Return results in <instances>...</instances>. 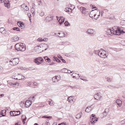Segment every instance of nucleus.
I'll return each mask as SVG.
<instances>
[{
  "mask_svg": "<svg viewBox=\"0 0 125 125\" xmlns=\"http://www.w3.org/2000/svg\"><path fill=\"white\" fill-rule=\"evenodd\" d=\"M15 49L17 51H24L25 50V47L22 43H17L15 45Z\"/></svg>",
  "mask_w": 125,
  "mask_h": 125,
  "instance_id": "1",
  "label": "nucleus"
},
{
  "mask_svg": "<svg viewBox=\"0 0 125 125\" xmlns=\"http://www.w3.org/2000/svg\"><path fill=\"white\" fill-rule=\"evenodd\" d=\"M19 61V58H15L14 59H11V60L10 61V62L11 65H14L18 64Z\"/></svg>",
  "mask_w": 125,
  "mask_h": 125,
  "instance_id": "2",
  "label": "nucleus"
},
{
  "mask_svg": "<svg viewBox=\"0 0 125 125\" xmlns=\"http://www.w3.org/2000/svg\"><path fill=\"white\" fill-rule=\"evenodd\" d=\"M106 51L102 49L100 50L99 56L103 58H105L107 57L106 54Z\"/></svg>",
  "mask_w": 125,
  "mask_h": 125,
  "instance_id": "3",
  "label": "nucleus"
},
{
  "mask_svg": "<svg viewBox=\"0 0 125 125\" xmlns=\"http://www.w3.org/2000/svg\"><path fill=\"white\" fill-rule=\"evenodd\" d=\"M21 114L20 111H10V115L11 116H15L19 115Z\"/></svg>",
  "mask_w": 125,
  "mask_h": 125,
  "instance_id": "4",
  "label": "nucleus"
},
{
  "mask_svg": "<svg viewBox=\"0 0 125 125\" xmlns=\"http://www.w3.org/2000/svg\"><path fill=\"white\" fill-rule=\"evenodd\" d=\"M95 30L91 29H89L87 30L86 33L92 36L95 32Z\"/></svg>",
  "mask_w": 125,
  "mask_h": 125,
  "instance_id": "5",
  "label": "nucleus"
},
{
  "mask_svg": "<svg viewBox=\"0 0 125 125\" xmlns=\"http://www.w3.org/2000/svg\"><path fill=\"white\" fill-rule=\"evenodd\" d=\"M21 6V9L22 10H23L25 12V11H28L29 8L25 4H22Z\"/></svg>",
  "mask_w": 125,
  "mask_h": 125,
  "instance_id": "6",
  "label": "nucleus"
},
{
  "mask_svg": "<svg viewBox=\"0 0 125 125\" xmlns=\"http://www.w3.org/2000/svg\"><path fill=\"white\" fill-rule=\"evenodd\" d=\"M94 97L95 99L97 100H99L102 97V96L101 95V94L100 93H98L95 94L94 95Z\"/></svg>",
  "mask_w": 125,
  "mask_h": 125,
  "instance_id": "7",
  "label": "nucleus"
},
{
  "mask_svg": "<svg viewBox=\"0 0 125 125\" xmlns=\"http://www.w3.org/2000/svg\"><path fill=\"white\" fill-rule=\"evenodd\" d=\"M94 106V104H92L90 106H88L85 110V112H89Z\"/></svg>",
  "mask_w": 125,
  "mask_h": 125,
  "instance_id": "8",
  "label": "nucleus"
},
{
  "mask_svg": "<svg viewBox=\"0 0 125 125\" xmlns=\"http://www.w3.org/2000/svg\"><path fill=\"white\" fill-rule=\"evenodd\" d=\"M5 6L7 7L8 8H9L10 7V4H9L10 1L8 0H3Z\"/></svg>",
  "mask_w": 125,
  "mask_h": 125,
  "instance_id": "9",
  "label": "nucleus"
},
{
  "mask_svg": "<svg viewBox=\"0 0 125 125\" xmlns=\"http://www.w3.org/2000/svg\"><path fill=\"white\" fill-rule=\"evenodd\" d=\"M109 111V109L108 108H107L105 109L103 113V117H105L107 115Z\"/></svg>",
  "mask_w": 125,
  "mask_h": 125,
  "instance_id": "10",
  "label": "nucleus"
},
{
  "mask_svg": "<svg viewBox=\"0 0 125 125\" xmlns=\"http://www.w3.org/2000/svg\"><path fill=\"white\" fill-rule=\"evenodd\" d=\"M90 122L93 124L94 123L97 121V118L90 117Z\"/></svg>",
  "mask_w": 125,
  "mask_h": 125,
  "instance_id": "11",
  "label": "nucleus"
},
{
  "mask_svg": "<svg viewBox=\"0 0 125 125\" xmlns=\"http://www.w3.org/2000/svg\"><path fill=\"white\" fill-rule=\"evenodd\" d=\"M31 104V101L28 100L26 101L25 104L26 107H28L30 106Z\"/></svg>",
  "mask_w": 125,
  "mask_h": 125,
  "instance_id": "12",
  "label": "nucleus"
},
{
  "mask_svg": "<svg viewBox=\"0 0 125 125\" xmlns=\"http://www.w3.org/2000/svg\"><path fill=\"white\" fill-rule=\"evenodd\" d=\"M64 21V18L62 17H60L59 19L58 20L59 24L61 25L63 23Z\"/></svg>",
  "mask_w": 125,
  "mask_h": 125,
  "instance_id": "13",
  "label": "nucleus"
},
{
  "mask_svg": "<svg viewBox=\"0 0 125 125\" xmlns=\"http://www.w3.org/2000/svg\"><path fill=\"white\" fill-rule=\"evenodd\" d=\"M59 79V77L56 76L53 77L52 79L53 82L55 83L57 82Z\"/></svg>",
  "mask_w": 125,
  "mask_h": 125,
  "instance_id": "14",
  "label": "nucleus"
},
{
  "mask_svg": "<svg viewBox=\"0 0 125 125\" xmlns=\"http://www.w3.org/2000/svg\"><path fill=\"white\" fill-rule=\"evenodd\" d=\"M121 30L120 29L119 27H118L117 28V30H116V32L115 33H116V35H119L121 34Z\"/></svg>",
  "mask_w": 125,
  "mask_h": 125,
  "instance_id": "15",
  "label": "nucleus"
},
{
  "mask_svg": "<svg viewBox=\"0 0 125 125\" xmlns=\"http://www.w3.org/2000/svg\"><path fill=\"white\" fill-rule=\"evenodd\" d=\"M116 102L117 104L119 106H120L121 105L122 102L120 100L118 99L116 101Z\"/></svg>",
  "mask_w": 125,
  "mask_h": 125,
  "instance_id": "16",
  "label": "nucleus"
},
{
  "mask_svg": "<svg viewBox=\"0 0 125 125\" xmlns=\"http://www.w3.org/2000/svg\"><path fill=\"white\" fill-rule=\"evenodd\" d=\"M58 34L59 35H57V36L60 38L64 37L65 36L64 33L62 32L61 33L59 32L58 33Z\"/></svg>",
  "mask_w": 125,
  "mask_h": 125,
  "instance_id": "17",
  "label": "nucleus"
},
{
  "mask_svg": "<svg viewBox=\"0 0 125 125\" xmlns=\"http://www.w3.org/2000/svg\"><path fill=\"white\" fill-rule=\"evenodd\" d=\"M70 44L68 42L66 41L62 42L60 44L62 45H70Z\"/></svg>",
  "mask_w": 125,
  "mask_h": 125,
  "instance_id": "18",
  "label": "nucleus"
},
{
  "mask_svg": "<svg viewBox=\"0 0 125 125\" xmlns=\"http://www.w3.org/2000/svg\"><path fill=\"white\" fill-rule=\"evenodd\" d=\"M19 39V37L17 36H14L12 38V40L14 42L17 41Z\"/></svg>",
  "mask_w": 125,
  "mask_h": 125,
  "instance_id": "19",
  "label": "nucleus"
},
{
  "mask_svg": "<svg viewBox=\"0 0 125 125\" xmlns=\"http://www.w3.org/2000/svg\"><path fill=\"white\" fill-rule=\"evenodd\" d=\"M6 111L5 110H2L0 112V114L2 115V116H4L6 115Z\"/></svg>",
  "mask_w": 125,
  "mask_h": 125,
  "instance_id": "20",
  "label": "nucleus"
},
{
  "mask_svg": "<svg viewBox=\"0 0 125 125\" xmlns=\"http://www.w3.org/2000/svg\"><path fill=\"white\" fill-rule=\"evenodd\" d=\"M53 17L47 16L46 17V20L48 21H50L52 20L53 19Z\"/></svg>",
  "mask_w": 125,
  "mask_h": 125,
  "instance_id": "21",
  "label": "nucleus"
},
{
  "mask_svg": "<svg viewBox=\"0 0 125 125\" xmlns=\"http://www.w3.org/2000/svg\"><path fill=\"white\" fill-rule=\"evenodd\" d=\"M80 113V114H78L76 115V117L77 119H79L81 117L82 115V112H81Z\"/></svg>",
  "mask_w": 125,
  "mask_h": 125,
  "instance_id": "22",
  "label": "nucleus"
},
{
  "mask_svg": "<svg viewBox=\"0 0 125 125\" xmlns=\"http://www.w3.org/2000/svg\"><path fill=\"white\" fill-rule=\"evenodd\" d=\"M44 58L46 62H50V59L48 57L46 56H45L44 57Z\"/></svg>",
  "mask_w": 125,
  "mask_h": 125,
  "instance_id": "23",
  "label": "nucleus"
},
{
  "mask_svg": "<svg viewBox=\"0 0 125 125\" xmlns=\"http://www.w3.org/2000/svg\"><path fill=\"white\" fill-rule=\"evenodd\" d=\"M61 72L63 73H67V69L64 68L61 70Z\"/></svg>",
  "mask_w": 125,
  "mask_h": 125,
  "instance_id": "24",
  "label": "nucleus"
},
{
  "mask_svg": "<svg viewBox=\"0 0 125 125\" xmlns=\"http://www.w3.org/2000/svg\"><path fill=\"white\" fill-rule=\"evenodd\" d=\"M111 29H107L106 31V33L107 34L111 35Z\"/></svg>",
  "mask_w": 125,
  "mask_h": 125,
  "instance_id": "25",
  "label": "nucleus"
},
{
  "mask_svg": "<svg viewBox=\"0 0 125 125\" xmlns=\"http://www.w3.org/2000/svg\"><path fill=\"white\" fill-rule=\"evenodd\" d=\"M34 60V62L38 64H41L42 63V62H39L37 60L36 58Z\"/></svg>",
  "mask_w": 125,
  "mask_h": 125,
  "instance_id": "26",
  "label": "nucleus"
},
{
  "mask_svg": "<svg viewBox=\"0 0 125 125\" xmlns=\"http://www.w3.org/2000/svg\"><path fill=\"white\" fill-rule=\"evenodd\" d=\"M36 58L37 59V60L38 61L41 62H42H42L43 61V59L41 57H39Z\"/></svg>",
  "mask_w": 125,
  "mask_h": 125,
  "instance_id": "27",
  "label": "nucleus"
},
{
  "mask_svg": "<svg viewBox=\"0 0 125 125\" xmlns=\"http://www.w3.org/2000/svg\"><path fill=\"white\" fill-rule=\"evenodd\" d=\"M50 100H51L50 101H49V105H53V101L51 99H50Z\"/></svg>",
  "mask_w": 125,
  "mask_h": 125,
  "instance_id": "28",
  "label": "nucleus"
},
{
  "mask_svg": "<svg viewBox=\"0 0 125 125\" xmlns=\"http://www.w3.org/2000/svg\"><path fill=\"white\" fill-rule=\"evenodd\" d=\"M42 125H50V123L49 122V121L48 120L46 121L42 124Z\"/></svg>",
  "mask_w": 125,
  "mask_h": 125,
  "instance_id": "29",
  "label": "nucleus"
},
{
  "mask_svg": "<svg viewBox=\"0 0 125 125\" xmlns=\"http://www.w3.org/2000/svg\"><path fill=\"white\" fill-rule=\"evenodd\" d=\"M29 99L31 101V102H33L35 100L34 97V96L30 97Z\"/></svg>",
  "mask_w": 125,
  "mask_h": 125,
  "instance_id": "30",
  "label": "nucleus"
},
{
  "mask_svg": "<svg viewBox=\"0 0 125 125\" xmlns=\"http://www.w3.org/2000/svg\"><path fill=\"white\" fill-rule=\"evenodd\" d=\"M20 105L22 108H23L25 105L24 103L21 102L20 104Z\"/></svg>",
  "mask_w": 125,
  "mask_h": 125,
  "instance_id": "31",
  "label": "nucleus"
},
{
  "mask_svg": "<svg viewBox=\"0 0 125 125\" xmlns=\"http://www.w3.org/2000/svg\"><path fill=\"white\" fill-rule=\"evenodd\" d=\"M73 97V96H69L68 97L67 99V101H69V102L70 103H71V100H73L71 99Z\"/></svg>",
  "mask_w": 125,
  "mask_h": 125,
  "instance_id": "32",
  "label": "nucleus"
},
{
  "mask_svg": "<svg viewBox=\"0 0 125 125\" xmlns=\"http://www.w3.org/2000/svg\"><path fill=\"white\" fill-rule=\"evenodd\" d=\"M86 9L84 7V9H83L82 11V13L85 14H86L87 12L86 11Z\"/></svg>",
  "mask_w": 125,
  "mask_h": 125,
  "instance_id": "33",
  "label": "nucleus"
},
{
  "mask_svg": "<svg viewBox=\"0 0 125 125\" xmlns=\"http://www.w3.org/2000/svg\"><path fill=\"white\" fill-rule=\"evenodd\" d=\"M92 14V12H91L90 13V17L92 18H94L95 17V16H96V14H94L93 16Z\"/></svg>",
  "mask_w": 125,
  "mask_h": 125,
  "instance_id": "34",
  "label": "nucleus"
},
{
  "mask_svg": "<svg viewBox=\"0 0 125 125\" xmlns=\"http://www.w3.org/2000/svg\"><path fill=\"white\" fill-rule=\"evenodd\" d=\"M59 58H60L63 63H65L66 61L65 60L62 59V56H60V57H59L58 56Z\"/></svg>",
  "mask_w": 125,
  "mask_h": 125,
  "instance_id": "35",
  "label": "nucleus"
},
{
  "mask_svg": "<svg viewBox=\"0 0 125 125\" xmlns=\"http://www.w3.org/2000/svg\"><path fill=\"white\" fill-rule=\"evenodd\" d=\"M117 27L116 26H115L114 27H112V29L113 30L115 31H116L117 30Z\"/></svg>",
  "mask_w": 125,
  "mask_h": 125,
  "instance_id": "36",
  "label": "nucleus"
},
{
  "mask_svg": "<svg viewBox=\"0 0 125 125\" xmlns=\"http://www.w3.org/2000/svg\"><path fill=\"white\" fill-rule=\"evenodd\" d=\"M69 9H70V10H71L70 11L71 12H72V10L71 9L69 8H66V11L67 12H70V11L69 10Z\"/></svg>",
  "mask_w": 125,
  "mask_h": 125,
  "instance_id": "37",
  "label": "nucleus"
},
{
  "mask_svg": "<svg viewBox=\"0 0 125 125\" xmlns=\"http://www.w3.org/2000/svg\"><path fill=\"white\" fill-rule=\"evenodd\" d=\"M13 29V30H16L17 31H20V29L18 27H14Z\"/></svg>",
  "mask_w": 125,
  "mask_h": 125,
  "instance_id": "38",
  "label": "nucleus"
},
{
  "mask_svg": "<svg viewBox=\"0 0 125 125\" xmlns=\"http://www.w3.org/2000/svg\"><path fill=\"white\" fill-rule=\"evenodd\" d=\"M64 24L65 26H68V25H69V24L68 21H66L64 23Z\"/></svg>",
  "mask_w": 125,
  "mask_h": 125,
  "instance_id": "39",
  "label": "nucleus"
},
{
  "mask_svg": "<svg viewBox=\"0 0 125 125\" xmlns=\"http://www.w3.org/2000/svg\"><path fill=\"white\" fill-rule=\"evenodd\" d=\"M21 79H18V78H16V79H15L14 78V79H16L17 80H22V79H25V77H24L23 76H21Z\"/></svg>",
  "mask_w": 125,
  "mask_h": 125,
  "instance_id": "40",
  "label": "nucleus"
},
{
  "mask_svg": "<svg viewBox=\"0 0 125 125\" xmlns=\"http://www.w3.org/2000/svg\"><path fill=\"white\" fill-rule=\"evenodd\" d=\"M37 41L40 42L43 41V39L41 38H40L38 39L37 40Z\"/></svg>",
  "mask_w": 125,
  "mask_h": 125,
  "instance_id": "41",
  "label": "nucleus"
},
{
  "mask_svg": "<svg viewBox=\"0 0 125 125\" xmlns=\"http://www.w3.org/2000/svg\"><path fill=\"white\" fill-rule=\"evenodd\" d=\"M111 34H114L116 35V33H115L116 32V31H114V30H111Z\"/></svg>",
  "mask_w": 125,
  "mask_h": 125,
  "instance_id": "42",
  "label": "nucleus"
},
{
  "mask_svg": "<svg viewBox=\"0 0 125 125\" xmlns=\"http://www.w3.org/2000/svg\"><path fill=\"white\" fill-rule=\"evenodd\" d=\"M120 123H121L122 125H124L125 124V119H124L123 120L121 121Z\"/></svg>",
  "mask_w": 125,
  "mask_h": 125,
  "instance_id": "43",
  "label": "nucleus"
},
{
  "mask_svg": "<svg viewBox=\"0 0 125 125\" xmlns=\"http://www.w3.org/2000/svg\"><path fill=\"white\" fill-rule=\"evenodd\" d=\"M2 34H7V31H6L5 29L1 32Z\"/></svg>",
  "mask_w": 125,
  "mask_h": 125,
  "instance_id": "44",
  "label": "nucleus"
},
{
  "mask_svg": "<svg viewBox=\"0 0 125 125\" xmlns=\"http://www.w3.org/2000/svg\"><path fill=\"white\" fill-rule=\"evenodd\" d=\"M5 28H0V32H1L5 30Z\"/></svg>",
  "mask_w": 125,
  "mask_h": 125,
  "instance_id": "45",
  "label": "nucleus"
},
{
  "mask_svg": "<svg viewBox=\"0 0 125 125\" xmlns=\"http://www.w3.org/2000/svg\"><path fill=\"white\" fill-rule=\"evenodd\" d=\"M100 50H98L96 51V52H95V55H96L97 54L98 55H99V53Z\"/></svg>",
  "mask_w": 125,
  "mask_h": 125,
  "instance_id": "46",
  "label": "nucleus"
},
{
  "mask_svg": "<svg viewBox=\"0 0 125 125\" xmlns=\"http://www.w3.org/2000/svg\"><path fill=\"white\" fill-rule=\"evenodd\" d=\"M121 44L124 46H125V41H121Z\"/></svg>",
  "mask_w": 125,
  "mask_h": 125,
  "instance_id": "47",
  "label": "nucleus"
},
{
  "mask_svg": "<svg viewBox=\"0 0 125 125\" xmlns=\"http://www.w3.org/2000/svg\"><path fill=\"white\" fill-rule=\"evenodd\" d=\"M17 82H16L15 83H10V85L12 86V85H15L17 84Z\"/></svg>",
  "mask_w": 125,
  "mask_h": 125,
  "instance_id": "48",
  "label": "nucleus"
},
{
  "mask_svg": "<svg viewBox=\"0 0 125 125\" xmlns=\"http://www.w3.org/2000/svg\"><path fill=\"white\" fill-rule=\"evenodd\" d=\"M33 85L35 86H37L38 85V84L36 83L35 82H33Z\"/></svg>",
  "mask_w": 125,
  "mask_h": 125,
  "instance_id": "49",
  "label": "nucleus"
},
{
  "mask_svg": "<svg viewBox=\"0 0 125 125\" xmlns=\"http://www.w3.org/2000/svg\"><path fill=\"white\" fill-rule=\"evenodd\" d=\"M69 87L73 89H75V88H76V86H69Z\"/></svg>",
  "mask_w": 125,
  "mask_h": 125,
  "instance_id": "50",
  "label": "nucleus"
},
{
  "mask_svg": "<svg viewBox=\"0 0 125 125\" xmlns=\"http://www.w3.org/2000/svg\"><path fill=\"white\" fill-rule=\"evenodd\" d=\"M44 13L43 12H41L40 14V15L41 16H42L44 15Z\"/></svg>",
  "mask_w": 125,
  "mask_h": 125,
  "instance_id": "51",
  "label": "nucleus"
},
{
  "mask_svg": "<svg viewBox=\"0 0 125 125\" xmlns=\"http://www.w3.org/2000/svg\"><path fill=\"white\" fill-rule=\"evenodd\" d=\"M106 79L107 81L109 82H110L111 81V78H109L107 77Z\"/></svg>",
  "mask_w": 125,
  "mask_h": 125,
  "instance_id": "52",
  "label": "nucleus"
},
{
  "mask_svg": "<svg viewBox=\"0 0 125 125\" xmlns=\"http://www.w3.org/2000/svg\"><path fill=\"white\" fill-rule=\"evenodd\" d=\"M57 59H58V58L56 57H53V60L54 61H56V60H57Z\"/></svg>",
  "mask_w": 125,
  "mask_h": 125,
  "instance_id": "53",
  "label": "nucleus"
},
{
  "mask_svg": "<svg viewBox=\"0 0 125 125\" xmlns=\"http://www.w3.org/2000/svg\"><path fill=\"white\" fill-rule=\"evenodd\" d=\"M26 69H27V70H33V69L31 67H30L29 68H27Z\"/></svg>",
  "mask_w": 125,
  "mask_h": 125,
  "instance_id": "54",
  "label": "nucleus"
},
{
  "mask_svg": "<svg viewBox=\"0 0 125 125\" xmlns=\"http://www.w3.org/2000/svg\"><path fill=\"white\" fill-rule=\"evenodd\" d=\"M66 124L65 123H63L59 124L58 125H66Z\"/></svg>",
  "mask_w": 125,
  "mask_h": 125,
  "instance_id": "55",
  "label": "nucleus"
},
{
  "mask_svg": "<svg viewBox=\"0 0 125 125\" xmlns=\"http://www.w3.org/2000/svg\"><path fill=\"white\" fill-rule=\"evenodd\" d=\"M89 54L90 55H91V56H93V52H92L91 51H90L89 52Z\"/></svg>",
  "mask_w": 125,
  "mask_h": 125,
  "instance_id": "56",
  "label": "nucleus"
},
{
  "mask_svg": "<svg viewBox=\"0 0 125 125\" xmlns=\"http://www.w3.org/2000/svg\"><path fill=\"white\" fill-rule=\"evenodd\" d=\"M45 46L46 47V48L44 49V51L46 50L48 48V46L46 44H44Z\"/></svg>",
  "mask_w": 125,
  "mask_h": 125,
  "instance_id": "57",
  "label": "nucleus"
},
{
  "mask_svg": "<svg viewBox=\"0 0 125 125\" xmlns=\"http://www.w3.org/2000/svg\"><path fill=\"white\" fill-rule=\"evenodd\" d=\"M42 118H50L51 117V116H47V117H46L45 116H43L42 117Z\"/></svg>",
  "mask_w": 125,
  "mask_h": 125,
  "instance_id": "58",
  "label": "nucleus"
},
{
  "mask_svg": "<svg viewBox=\"0 0 125 125\" xmlns=\"http://www.w3.org/2000/svg\"><path fill=\"white\" fill-rule=\"evenodd\" d=\"M48 39L47 38H44L43 39V41H47L48 40Z\"/></svg>",
  "mask_w": 125,
  "mask_h": 125,
  "instance_id": "59",
  "label": "nucleus"
},
{
  "mask_svg": "<svg viewBox=\"0 0 125 125\" xmlns=\"http://www.w3.org/2000/svg\"><path fill=\"white\" fill-rule=\"evenodd\" d=\"M84 9V7H81L80 8V9L81 11H82L83 9Z\"/></svg>",
  "mask_w": 125,
  "mask_h": 125,
  "instance_id": "60",
  "label": "nucleus"
},
{
  "mask_svg": "<svg viewBox=\"0 0 125 125\" xmlns=\"http://www.w3.org/2000/svg\"><path fill=\"white\" fill-rule=\"evenodd\" d=\"M24 24V23H22L21 22V23L20 24V27L21 28V27H22V25H23Z\"/></svg>",
  "mask_w": 125,
  "mask_h": 125,
  "instance_id": "61",
  "label": "nucleus"
},
{
  "mask_svg": "<svg viewBox=\"0 0 125 125\" xmlns=\"http://www.w3.org/2000/svg\"><path fill=\"white\" fill-rule=\"evenodd\" d=\"M73 71H72V72H71L70 70H67V73H73Z\"/></svg>",
  "mask_w": 125,
  "mask_h": 125,
  "instance_id": "62",
  "label": "nucleus"
},
{
  "mask_svg": "<svg viewBox=\"0 0 125 125\" xmlns=\"http://www.w3.org/2000/svg\"><path fill=\"white\" fill-rule=\"evenodd\" d=\"M4 95V94H0V98H1Z\"/></svg>",
  "mask_w": 125,
  "mask_h": 125,
  "instance_id": "63",
  "label": "nucleus"
},
{
  "mask_svg": "<svg viewBox=\"0 0 125 125\" xmlns=\"http://www.w3.org/2000/svg\"><path fill=\"white\" fill-rule=\"evenodd\" d=\"M121 23H123L125 25V20H122V21L121 22Z\"/></svg>",
  "mask_w": 125,
  "mask_h": 125,
  "instance_id": "64",
  "label": "nucleus"
}]
</instances>
